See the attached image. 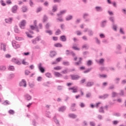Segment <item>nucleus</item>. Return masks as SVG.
Segmentation results:
<instances>
[{
  "instance_id": "nucleus-54",
  "label": "nucleus",
  "mask_w": 126,
  "mask_h": 126,
  "mask_svg": "<svg viewBox=\"0 0 126 126\" xmlns=\"http://www.w3.org/2000/svg\"><path fill=\"white\" fill-rule=\"evenodd\" d=\"M94 39L95 40V42L96 44H97L98 45H100V40H99V39H98L97 37H95Z\"/></svg>"
},
{
  "instance_id": "nucleus-2",
  "label": "nucleus",
  "mask_w": 126,
  "mask_h": 126,
  "mask_svg": "<svg viewBox=\"0 0 126 126\" xmlns=\"http://www.w3.org/2000/svg\"><path fill=\"white\" fill-rule=\"evenodd\" d=\"M94 9L96 12H103V11H104V9L103 7L100 6H95Z\"/></svg>"
},
{
  "instance_id": "nucleus-30",
  "label": "nucleus",
  "mask_w": 126,
  "mask_h": 126,
  "mask_svg": "<svg viewBox=\"0 0 126 126\" xmlns=\"http://www.w3.org/2000/svg\"><path fill=\"white\" fill-rule=\"evenodd\" d=\"M109 20L111 22H112V24L115 23V18L114 16H110L109 17Z\"/></svg>"
},
{
  "instance_id": "nucleus-58",
  "label": "nucleus",
  "mask_w": 126,
  "mask_h": 126,
  "mask_svg": "<svg viewBox=\"0 0 126 126\" xmlns=\"http://www.w3.org/2000/svg\"><path fill=\"white\" fill-rule=\"evenodd\" d=\"M45 32L49 34V35H52L53 34V32H52V31L51 30H46L45 31Z\"/></svg>"
},
{
  "instance_id": "nucleus-5",
  "label": "nucleus",
  "mask_w": 126,
  "mask_h": 126,
  "mask_svg": "<svg viewBox=\"0 0 126 126\" xmlns=\"http://www.w3.org/2000/svg\"><path fill=\"white\" fill-rule=\"evenodd\" d=\"M108 21L106 20H103L101 21L100 23V26L102 28H105L107 25V23Z\"/></svg>"
},
{
  "instance_id": "nucleus-40",
  "label": "nucleus",
  "mask_w": 126,
  "mask_h": 126,
  "mask_svg": "<svg viewBox=\"0 0 126 126\" xmlns=\"http://www.w3.org/2000/svg\"><path fill=\"white\" fill-rule=\"evenodd\" d=\"M22 8L23 12H26V11H27V6L24 5L22 6Z\"/></svg>"
},
{
  "instance_id": "nucleus-39",
  "label": "nucleus",
  "mask_w": 126,
  "mask_h": 126,
  "mask_svg": "<svg viewBox=\"0 0 126 126\" xmlns=\"http://www.w3.org/2000/svg\"><path fill=\"white\" fill-rule=\"evenodd\" d=\"M82 49H85L86 50H88L89 49V45L88 44H84L82 47Z\"/></svg>"
},
{
  "instance_id": "nucleus-18",
  "label": "nucleus",
  "mask_w": 126,
  "mask_h": 126,
  "mask_svg": "<svg viewBox=\"0 0 126 126\" xmlns=\"http://www.w3.org/2000/svg\"><path fill=\"white\" fill-rule=\"evenodd\" d=\"M66 110V106H61L59 108V112H64Z\"/></svg>"
},
{
  "instance_id": "nucleus-23",
  "label": "nucleus",
  "mask_w": 126,
  "mask_h": 126,
  "mask_svg": "<svg viewBox=\"0 0 126 126\" xmlns=\"http://www.w3.org/2000/svg\"><path fill=\"white\" fill-rule=\"evenodd\" d=\"M25 97L28 101H30V100L32 99L31 95H29V94H25Z\"/></svg>"
},
{
  "instance_id": "nucleus-21",
  "label": "nucleus",
  "mask_w": 126,
  "mask_h": 126,
  "mask_svg": "<svg viewBox=\"0 0 126 126\" xmlns=\"http://www.w3.org/2000/svg\"><path fill=\"white\" fill-rule=\"evenodd\" d=\"M62 64L63 65H65V66H68L70 65V63L68 61H63L62 63Z\"/></svg>"
},
{
  "instance_id": "nucleus-15",
  "label": "nucleus",
  "mask_w": 126,
  "mask_h": 126,
  "mask_svg": "<svg viewBox=\"0 0 126 126\" xmlns=\"http://www.w3.org/2000/svg\"><path fill=\"white\" fill-rule=\"evenodd\" d=\"M55 76L56 77H63V74L59 72H54V73Z\"/></svg>"
},
{
  "instance_id": "nucleus-19",
  "label": "nucleus",
  "mask_w": 126,
  "mask_h": 126,
  "mask_svg": "<svg viewBox=\"0 0 126 126\" xmlns=\"http://www.w3.org/2000/svg\"><path fill=\"white\" fill-rule=\"evenodd\" d=\"M94 85V82H88L86 86L87 87H91Z\"/></svg>"
},
{
  "instance_id": "nucleus-51",
  "label": "nucleus",
  "mask_w": 126,
  "mask_h": 126,
  "mask_svg": "<svg viewBox=\"0 0 126 126\" xmlns=\"http://www.w3.org/2000/svg\"><path fill=\"white\" fill-rule=\"evenodd\" d=\"M71 50H66L65 54L66 56H69L70 55H71Z\"/></svg>"
},
{
  "instance_id": "nucleus-61",
  "label": "nucleus",
  "mask_w": 126,
  "mask_h": 126,
  "mask_svg": "<svg viewBox=\"0 0 126 126\" xmlns=\"http://www.w3.org/2000/svg\"><path fill=\"white\" fill-rule=\"evenodd\" d=\"M121 11L123 14H125V15H126V8H123L121 10Z\"/></svg>"
},
{
  "instance_id": "nucleus-11",
  "label": "nucleus",
  "mask_w": 126,
  "mask_h": 126,
  "mask_svg": "<svg viewBox=\"0 0 126 126\" xmlns=\"http://www.w3.org/2000/svg\"><path fill=\"white\" fill-rule=\"evenodd\" d=\"M14 31L15 33L16 34H20V30L18 29V27L17 26H15L14 28Z\"/></svg>"
},
{
  "instance_id": "nucleus-47",
  "label": "nucleus",
  "mask_w": 126,
  "mask_h": 126,
  "mask_svg": "<svg viewBox=\"0 0 126 126\" xmlns=\"http://www.w3.org/2000/svg\"><path fill=\"white\" fill-rule=\"evenodd\" d=\"M8 113L9 115H14L15 112H14V110L10 109V110L8 111Z\"/></svg>"
},
{
  "instance_id": "nucleus-29",
  "label": "nucleus",
  "mask_w": 126,
  "mask_h": 126,
  "mask_svg": "<svg viewBox=\"0 0 126 126\" xmlns=\"http://www.w3.org/2000/svg\"><path fill=\"white\" fill-rule=\"evenodd\" d=\"M63 86L58 85L57 86V90L58 91H62L63 90Z\"/></svg>"
},
{
  "instance_id": "nucleus-38",
  "label": "nucleus",
  "mask_w": 126,
  "mask_h": 126,
  "mask_svg": "<svg viewBox=\"0 0 126 126\" xmlns=\"http://www.w3.org/2000/svg\"><path fill=\"white\" fill-rule=\"evenodd\" d=\"M69 72L68 68H66L65 70H63L61 73H63V74H66Z\"/></svg>"
},
{
  "instance_id": "nucleus-57",
  "label": "nucleus",
  "mask_w": 126,
  "mask_h": 126,
  "mask_svg": "<svg viewBox=\"0 0 126 126\" xmlns=\"http://www.w3.org/2000/svg\"><path fill=\"white\" fill-rule=\"evenodd\" d=\"M8 69H9V70H11L12 71H14V66H10L8 67Z\"/></svg>"
},
{
  "instance_id": "nucleus-49",
  "label": "nucleus",
  "mask_w": 126,
  "mask_h": 126,
  "mask_svg": "<svg viewBox=\"0 0 126 126\" xmlns=\"http://www.w3.org/2000/svg\"><path fill=\"white\" fill-rule=\"evenodd\" d=\"M62 32V31H61V30L60 29H58L57 30V31L55 32V35H60V34H61V32Z\"/></svg>"
},
{
  "instance_id": "nucleus-62",
  "label": "nucleus",
  "mask_w": 126,
  "mask_h": 126,
  "mask_svg": "<svg viewBox=\"0 0 126 126\" xmlns=\"http://www.w3.org/2000/svg\"><path fill=\"white\" fill-rule=\"evenodd\" d=\"M6 68L4 66H0V70H5Z\"/></svg>"
},
{
  "instance_id": "nucleus-33",
  "label": "nucleus",
  "mask_w": 126,
  "mask_h": 126,
  "mask_svg": "<svg viewBox=\"0 0 126 126\" xmlns=\"http://www.w3.org/2000/svg\"><path fill=\"white\" fill-rule=\"evenodd\" d=\"M118 94L116 92H113L111 94V97L112 98H115V97H117L118 96Z\"/></svg>"
},
{
  "instance_id": "nucleus-20",
  "label": "nucleus",
  "mask_w": 126,
  "mask_h": 126,
  "mask_svg": "<svg viewBox=\"0 0 126 126\" xmlns=\"http://www.w3.org/2000/svg\"><path fill=\"white\" fill-rule=\"evenodd\" d=\"M73 17L71 15H68L65 17L66 21H69V20H71Z\"/></svg>"
},
{
  "instance_id": "nucleus-22",
  "label": "nucleus",
  "mask_w": 126,
  "mask_h": 126,
  "mask_svg": "<svg viewBox=\"0 0 126 126\" xmlns=\"http://www.w3.org/2000/svg\"><path fill=\"white\" fill-rule=\"evenodd\" d=\"M6 46L5 44L1 43V50H3L4 52H5L6 51Z\"/></svg>"
},
{
  "instance_id": "nucleus-1",
  "label": "nucleus",
  "mask_w": 126,
  "mask_h": 126,
  "mask_svg": "<svg viewBox=\"0 0 126 126\" xmlns=\"http://www.w3.org/2000/svg\"><path fill=\"white\" fill-rule=\"evenodd\" d=\"M25 25H26V21L25 20H23L19 24V27L21 29H25Z\"/></svg>"
},
{
  "instance_id": "nucleus-53",
  "label": "nucleus",
  "mask_w": 126,
  "mask_h": 126,
  "mask_svg": "<svg viewBox=\"0 0 126 126\" xmlns=\"http://www.w3.org/2000/svg\"><path fill=\"white\" fill-rule=\"evenodd\" d=\"M109 89H110V90H113L115 89V85L112 84L111 85H110L109 87Z\"/></svg>"
},
{
  "instance_id": "nucleus-32",
  "label": "nucleus",
  "mask_w": 126,
  "mask_h": 126,
  "mask_svg": "<svg viewBox=\"0 0 126 126\" xmlns=\"http://www.w3.org/2000/svg\"><path fill=\"white\" fill-rule=\"evenodd\" d=\"M56 55H57V53L55 52V51H51L50 52V56L51 58H54V57H55Z\"/></svg>"
},
{
  "instance_id": "nucleus-48",
  "label": "nucleus",
  "mask_w": 126,
  "mask_h": 126,
  "mask_svg": "<svg viewBox=\"0 0 126 126\" xmlns=\"http://www.w3.org/2000/svg\"><path fill=\"white\" fill-rule=\"evenodd\" d=\"M86 98H91V97H92L91 93H88L86 94Z\"/></svg>"
},
{
  "instance_id": "nucleus-3",
  "label": "nucleus",
  "mask_w": 126,
  "mask_h": 126,
  "mask_svg": "<svg viewBox=\"0 0 126 126\" xmlns=\"http://www.w3.org/2000/svg\"><path fill=\"white\" fill-rule=\"evenodd\" d=\"M38 67L39 70L41 72V73H44V72H45V68L44 67L42 66V63H39L38 64Z\"/></svg>"
},
{
  "instance_id": "nucleus-35",
  "label": "nucleus",
  "mask_w": 126,
  "mask_h": 126,
  "mask_svg": "<svg viewBox=\"0 0 126 126\" xmlns=\"http://www.w3.org/2000/svg\"><path fill=\"white\" fill-rule=\"evenodd\" d=\"M99 113H101L102 114H104L105 113V111H104V107L103 106H101L99 108L98 110Z\"/></svg>"
},
{
  "instance_id": "nucleus-63",
  "label": "nucleus",
  "mask_w": 126,
  "mask_h": 126,
  "mask_svg": "<svg viewBox=\"0 0 126 126\" xmlns=\"http://www.w3.org/2000/svg\"><path fill=\"white\" fill-rule=\"evenodd\" d=\"M97 118L98 120H103V116H102L101 115H98Z\"/></svg>"
},
{
  "instance_id": "nucleus-45",
  "label": "nucleus",
  "mask_w": 126,
  "mask_h": 126,
  "mask_svg": "<svg viewBox=\"0 0 126 126\" xmlns=\"http://www.w3.org/2000/svg\"><path fill=\"white\" fill-rule=\"evenodd\" d=\"M3 105H5L7 106V105H10V102L8 100H5L2 103Z\"/></svg>"
},
{
  "instance_id": "nucleus-34",
  "label": "nucleus",
  "mask_w": 126,
  "mask_h": 126,
  "mask_svg": "<svg viewBox=\"0 0 126 126\" xmlns=\"http://www.w3.org/2000/svg\"><path fill=\"white\" fill-rule=\"evenodd\" d=\"M45 76H46V77H48V78H52L53 77V76H52V74L49 72L45 73Z\"/></svg>"
},
{
  "instance_id": "nucleus-17",
  "label": "nucleus",
  "mask_w": 126,
  "mask_h": 126,
  "mask_svg": "<svg viewBox=\"0 0 126 126\" xmlns=\"http://www.w3.org/2000/svg\"><path fill=\"white\" fill-rule=\"evenodd\" d=\"M60 40L62 41V42H66V37L65 35H61L60 37Z\"/></svg>"
},
{
  "instance_id": "nucleus-36",
  "label": "nucleus",
  "mask_w": 126,
  "mask_h": 126,
  "mask_svg": "<svg viewBox=\"0 0 126 126\" xmlns=\"http://www.w3.org/2000/svg\"><path fill=\"white\" fill-rule=\"evenodd\" d=\"M53 120L55 123L56 124V125H58L59 126L60 122H59V120L57 119V117L55 116L53 118Z\"/></svg>"
},
{
  "instance_id": "nucleus-42",
  "label": "nucleus",
  "mask_w": 126,
  "mask_h": 126,
  "mask_svg": "<svg viewBox=\"0 0 126 126\" xmlns=\"http://www.w3.org/2000/svg\"><path fill=\"white\" fill-rule=\"evenodd\" d=\"M47 20H48V17L47 16V15H44L43 18L42 22L43 23H44V22H46Z\"/></svg>"
},
{
  "instance_id": "nucleus-28",
  "label": "nucleus",
  "mask_w": 126,
  "mask_h": 126,
  "mask_svg": "<svg viewBox=\"0 0 126 126\" xmlns=\"http://www.w3.org/2000/svg\"><path fill=\"white\" fill-rule=\"evenodd\" d=\"M5 21L6 23L10 24V23H11V22H12V18H10L8 19H5Z\"/></svg>"
},
{
  "instance_id": "nucleus-64",
  "label": "nucleus",
  "mask_w": 126,
  "mask_h": 126,
  "mask_svg": "<svg viewBox=\"0 0 126 126\" xmlns=\"http://www.w3.org/2000/svg\"><path fill=\"white\" fill-rule=\"evenodd\" d=\"M90 125L91 126H95L96 124H95V123H94V122H90Z\"/></svg>"
},
{
  "instance_id": "nucleus-50",
  "label": "nucleus",
  "mask_w": 126,
  "mask_h": 126,
  "mask_svg": "<svg viewBox=\"0 0 126 126\" xmlns=\"http://www.w3.org/2000/svg\"><path fill=\"white\" fill-rule=\"evenodd\" d=\"M92 69V68H90L86 70L83 72L84 73H88V72H90L91 71V70Z\"/></svg>"
},
{
  "instance_id": "nucleus-55",
  "label": "nucleus",
  "mask_w": 126,
  "mask_h": 126,
  "mask_svg": "<svg viewBox=\"0 0 126 126\" xmlns=\"http://www.w3.org/2000/svg\"><path fill=\"white\" fill-rule=\"evenodd\" d=\"M99 78H105L107 77V75L105 74H99Z\"/></svg>"
},
{
  "instance_id": "nucleus-43",
  "label": "nucleus",
  "mask_w": 126,
  "mask_h": 126,
  "mask_svg": "<svg viewBox=\"0 0 126 126\" xmlns=\"http://www.w3.org/2000/svg\"><path fill=\"white\" fill-rule=\"evenodd\" d=\"M117 24H115V23L112 24V29L115 31H117Z\"/></svg>"
},
{
  "instance_id": "nucleus-8",
  "label": "nucleus",
  "mask_w": 126,
  "mask_h": 126,
  "mask_svg": "<svg viewBox=\"0 0 126 126\" xmlns=\"http://www.w3.org/2000/svg\"><path fill=\"white\" fill-rule=\"evenodd\" d=\"M68 89L69 91H70V90H72L73 93H77V90L78 89L76 87H73L72 88H69Z\"/></svg>"
},
{
  "instance_id": "nucleus-6",
  "label": "nucleus",
  "mask_w": 126,
  "mask_h": 126,
  "mask_svg": "<svg viewBox=\"0 0 126 126\" xmlns=\"http://www.w3.org/2000/svg\"><path fill=\"white\" fill-rule=\"evenodd\" d=\"M12 44L14 49H18V48H20V45L16 43V41H12Z\"/></svg>"
},
{
  "instance_id": "nucleus-7",
  "label": "nucleus",
  "mask_w": 126,
  "mask_h": 126,
  "mask_svg": "<svg viewBox=\"0 0 126 126\" xmlns=\"http://www.w3.org/2000/svg\"><path fill=\"white\" fill-rule=\"evenodd\" d=\"M20 86H23V87H26L27 86V84H26V81H25V79L22 80V81H21L19 83Z\"/></svg>"
},
{
  "instance_id": "nucleus-9",
  "label": "nucleus",
  "mask_w": 126,
  "mask_h": 126,
  "mask_svg": "<svg viewBox=\"0 0 126 126\" xmlns=\"http://www.w3.org/2000/svg\"><path fill=\"white\" fill-rule=\"evenodd\" d=\"M66 13V10H63L62 11H61L59 13L57 14V17H61L62 15Z\"/></svg>"
},
{
  "instance_id": "nucleus-26",
  "label": "nucleus",
  "mask_w": 126,
  "mask_h": 126,
  "mask_svg": "<svg viewBox=\"0 0 126 126\" xmlns=\"http://www.w3.org/2000/svg\"><path fill=\"white\" fill-rule=\"evenodd\" d=\"M90 15L88 13H85L83 14V19H86L87 17H89Z\"/></svg>"
},
{
  "instance_id": "nucleus-14",
  "label": "nucleus",
  "mask_w": 126,
  "mask_h": 126,
  "mask_svg": "<svg viewBox=\"0 0 126 126\" xmlns=\"http://www.w3.org/2000/svg\"><path fill=\"white\" fill-rule=\"evenodd\" d=\"M18 7V6H17L16 5L13 6L12 8V12H13V13H16Z\"/></svg>"
},
{
  "instance_id": "nucleus-13",
  "label": "nucleus",
  "mask_w": 126,
  "mask_h": 126,
  "mask_svg": "<svg viewBox=\"0 0 126 126\" xmlns=\"http://www.w3.org/2000/svg\"><path fill=\"white\" fill-rule=\"evenodd\" d=\"M12 62H13V63H15L17 64H21V62H20L19 60L15 58H13L12 59Z\"/></svg>"
},
{
  "instance_id": "nucleus-27",
  "label": "nucleus",
  "mask_w": 126,
  "mask_h": 126,
  "mask_svg": "<svg viewBox=\"0 0 126 126\" xmlns=\"http://www.w3.org/2000/svg\"><path fill=\"white\" fill-rule=\"evenodd\" d=\"M15 76V75L14 74H10L8 75L7 78L8 79H13V78H14Z\"/></svg>"
},
{
  "instance_id": "nucleus-16",
  "label": "nucleus",
  "mask_w": 126,
  "mask_h": 126,
  "mask_svg": "<svg viewBox=\"0 0 126 126\" xmlns=\"http://www.w3.org/2000/svg\"><path fill=\"white\" fill-rule=\"evenodd\" d=\"M109 97V94H105L103 95H100L99 96V99H103V100L105 99H107Z\"/></svg>"
},
{
  "instance_id": "nucleus-46",
  "label": "nucleus",
  "mask_w": 126,
  "mask_h": 126,
  "mask_svg": "<svg viewBox=\"0 0 126 126\" xmlns=\"http://www.w3.org/2000/svg\"><path fill=\"white\" fill-rule=\"evenodd\" d=\"M87 65L88 66H90V65H92V61L91 60H89L87 62Z\"/></svg>"
},
{
  "instance_id": "nucleus-37",
  "label": "nucleus",
  "mask_w": 126,
  "mask_h": 126,
  "mask_svg": "<svg viewBox=\"0 0 126 126\" xmlns=\"http://www.w3.org/2000/svg\"><path fill=\"white\" fill-rule=\"evenodd\" d=\"M56 20L57 21H59V22H63V19L62 16L58 17V18H56Z\"/></svg>"
},
{
  "instance_id": "nucleus-59",
  "label": "nucleus",
  "mask_w": 126,
  "mask_h": 126,
  "mask_svg": "<svg viewBox=\"0 0 126 126\" xmlns=\"http://www.w3.org/2000/svg\"><path fill=\"white\" fill-rule=\"evenodd\" d=\"M113 116H115V117H121V113H114L113 114Z\"/></svg>"
},
{
  "instance_id": "nucleus-52",
  "label": "nucleus",
  "mask_w": 126,
  "mask_h": 126,
  "mask_svg": "<svg viewBox=\"0 0 126 126\" xmlns=\"http://www.w3.org/2000/svg\"><path fill=\"white\" fill-rule=\"evenodd\" d=\"M120 65H121V62H118L116 64V66L119 69L121 68V66Z\"/></svg>"
},
{
  "instance_id": "nucleus-44",
  "label": "nucleus",
  "mask_w": 126,
  "mask_h": 126,
  "mask_svg": "<svg viewBox=\"0 0 126 126\" xmlns=\"http://www.w3.org/2000/svg\"><path fill=\"white\" fill-rule=\"evenodd\" d=\"M55 47L56 48H62L63 47V45L61 43H56L54 45Z\"/></svg>"
},
{
  "instance_id": "nucleus-25",
  "label": "nucleus",
  "mask_w": 126,
  "mask_h": 126,
  "mask_svg": "<svg viewBox=\"0 0 126 126\" xmlns=\"http://www.w3.org/2000/svg\"><path fill=\"white\" fill-rule=\"evenodd\" d=\"M58 10V5H54L52 6V12H56Z\"/></svg>"
},
{
  "instance_id": "nucleus-41",
  "label": "nucleus",
  "mask_w": 126,
  "mask_h": 126,
  "mask_svg": "<svg viewBox=\"0 0 126 126\" xmlns=\"http://www.w3.org/2000/svg\"><path fill=\"white\" fill-rule=\"evenodd\" d=\"M63 68L61 66H57L54 67V70H61Z\"/></svg>"
},
{
  "instance_id": "nucleus-10",
  "label": "nucleus",
  "mask_w": 126,
  "mask_h": 126,
  "mask_svg": "<svg viewBox=\"0 0 126 126\" xmlns=\"http://www.w3.org/2000/svg\"><path fill=\"white\" fill-rule=\"evenodd\" d=\"M68 116L69 117V118H70V119H76V118H77V115H75L73 113H70L68 114Z\"/></svg>"
},
{
  "instance_id": "nucleus-4",
  "label": "nucleus",
  "mask_w": 126,
  "mask_h": 126,
  "mask_svg": "<svg viewBox=\"0 0 126 126\" xmlns=\"http://www.w3.org/2000/svg\"><path fill=\"white\" fill-rule=\"evenodd\" d=\"M72 80H78L80 77L78 75H70Z\"/></svg>"
},
{
  "instance_id": "nucleus-31",
  "label": "nucleus",
  "mask_w": 126,
  "mask_h": 126,
  "mask_svg": "<svg viewBox=\"0 0 126 126\" xmlns=\"http://www.w3.org/2000/svg\"><path fill=\"white\" fill-rule=\"evenodd\" d=\"M121 80V78H116L114 81L116 83V84H119L120 83V81Z\"/></svg>"
},
{
  "instance_id": "nucleus-24",
  "label": "nucleus",
  "mask_w": 126,
  "mask_h": 126,
  "mask_svg": "<svg viewBox=\"0 0 126 126\" xmlns=\"http://www.w3.org/2000/svg\"><path fill=\"white\" fill-rule=\"evenodd\" d=\"M88 33L89 36H90V37H92V36L94 35V32H93V31H92V30L91 29H90L89 30V32H88Z\"/></svg>"
},
{
  "instance_id": "nucleus-56",
  "label": "nucleus",
  "mask_w": 126,
  "mask_h": 126,
  "mask_svg": "<svg viewBox=\"0 0 126 126\" xmlns=\"http://www.w3.org/2000/svg\"><path fill=\"white\" fill-rule=\"evenodd\" d=\"M26 34L27 35V36L29 37V38H33V36L32 35H31V34H30V33H29V32H26Z\"/></svg>"
},
{
  "instance_id": "nucleus-60",
  "label": "nucleus",
  "mask_w": 126,
  "mask_h": 126,
  "mask_svg": "<svg viewBox=\"0 0 126 126\" xmlns=\"http://www.w3.org/2000/svg\"><path fill=\"white\" fill-rule=\"evenodd\" d=\"M86 82V79H83L81 81H80V84H83L85 82Z\"/></svg>"
},
{
  "instance_id": "nucleus-12",
  "label": "nucleus",
  "mask_w": 126,
  "mask_h": 126,
  "mask_svg": "<svg viewBox=\"0 0 126 126\" xmlns=\"http://www.w3.org/2000/svg\"><path fill=\"white\" fill-rule=\"evenodd\" d=\"M95 62L99 64H103L104 63V62H105V60H104V59H100L99 60H95Z\"/></svg>"
}]
</instances>
